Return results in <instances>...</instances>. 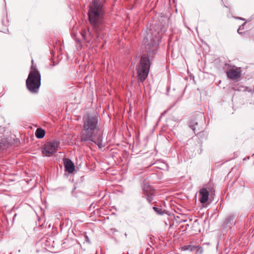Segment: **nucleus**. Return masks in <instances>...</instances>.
<instances>
[{"label": "nucleus", "mask_w": 254, "mask_h": 254, "mask_svg": "<svg viewBox=\"0 0 254 254\" xmlns=\"http://www.w3.org/2000/svg\"><path fill=\"white\" fill-rule=\"evenodd\" d=\"M99 116L86 115L83 117V129L81 134V141H91L97 144L99 149L103 147V137L99 131Z\"/></svg>", "instance_id": "obj_1"}, {"label": "nucleus", "mask_w": 254, "mask_h": 254, "mask_svg": "<svg viewBox=\"0 0 254 254\" xmlns=\"http://www.w3.org/2000/svg\"><path fill=\"white\" fill-rule=\"evenodd\" d=\"M209 190L205 188H202L199 190V200L202 203H205L208 199Z\"/></svg>", "instance_id": "obj_7"}, {"label": "nucleus", "mask_w": 254, "mask_h": 254, "mask_svg": "<svg viewBox=\"0 0 254 254\" xmlns=\"http://www.w3.org/2000/svg\"><path fill=\"white\" fill-rule=\"evenodd\" d=\"M239 30H240V29H239L238 30V32L239 33H240V31H239Z\"/></svg>", "instance_id": "obj_20"}, {"label": "nucleus", "mask_w": 254, "mask_h": 254, "mask_svg": "<svg viewBox=\"0 0 254 254\" xmlns=\"http://www.w3.org/2000/svg\"><path fill=\"white\" fill-rule=\"evenodd\" d=\"M64 165L66 171L69 173H72L75 169L73 163L69 159H66L64 161Z\"/></svg>", "instance_id": "obj_10"}, {"label": "nucleus", "mask_w": 254, "mask_h": 254, "mask_svg": "<svg viewBox=\"0 0 254 254\" xmlns=\"http://www.w3.org/2000/svg\"><path fill=\"white\" fill-rule=\"evenodd\" d=\"M60 145V141L54 140L47 142L42 148V153L45 156H51L55 153Z\"/></svg>", "instance_id": "obj_5"}, {"label": "nucleus", "mask_w": 254, "mask_h": 254, "mask_svg": "<svg viewBox=\"0 0 254 254\" xmlns=\"http://www.w3.org/2000/svg\"><path fill=\"white\" fill-rule=\"evenodd\" d=\"M236 19H241V20H244L245 19L242 18H241V17H236Z\"/></svg>", "instance_id": "obj_18"}, {"label": "nucleus", "mask_w": 254, "mask_h": 254, "mask_svg": "<svg viewBox=\"0 0 254 254\" xmlns=\"http://www.w3.org/2000/svg\"><path fill=\"white\" fill-rule=\"evenodd\" d=\"M31 70L26 81L27 89L32 93H37L41 85V74L33 65L32 60Z\"/></svg>", "instance_id": "obj_4"}, {"label": "nucleus", "mask_w": 254, "mask_h": 254, "mask_svg": "<svg viewBox=\"0 0 254 254\" xmlns=\"http://www.w3.org/2000/svg\"><path fill=\"white\" fill-rule=\"evenodd\" d=\"M237 90L238 91H245L247 90V87L244 86H240L238 88Z\"/></svg>", "instance_id": "obj_16"}, {"label": "nucleus", "mask_w": 254, "mask_h": 254, "mask_svg": "<svg viewBox=\"0 0 254 254\" xmlns=\"http://www.w3.org/2000/svg\"><path fill=\"white\" fill-rule=\"evenodd\" d=\"M85 241L88 242V243H90V241H89V239L88 238V237L87 236H85Z\"/></svg>", "instance_id": "obj_17"}, {"label": "nucleus", "mask_w": 254, "mask_h": 254, "mask_svg": "<svg viewBox=\"0 0 254 254\" xmlns=\"http://www.w3.org/2000/svg\"><path fill=\"white\" fill-rule=\"evenodd\" d=\"M154 211L158 214H163V210L161 208L158 207H153Z\"/></svg>", "instance_id": "obj_15"}, {"label": "nucleus", "mask_w": 254, "mask_h": 254, "mask_svg": "<svg viewBox=\"0 0 254 254\" xmlns=\"http://www.w3.org/2000/svg\"><path fill=\"white\" fill-rule=\"evenodd\" d=\"M239 30H240V29H239L238 30V32L239 33H240V31H239Z\"/></svg>", "instance_id": "obj_19"}, {"label": "nucleus", "mask_w": 254, "mask_h": 254, "mask_svg": "<svg viewBox=\"0 0 254 254\" xmlns=\"http://www.w3.org/2000/svg\"><path fill=\"white\" fill-rule=\"evenodd\" d=\"M189 126L195 134H198L203 130L202 128L198 125V122L193 119L190 121Z\"/></svg>", "instance_id": "obj_8"}, {"label": "nucleus", "mask_w": 254, "mask_h": 254, "mask_svg": "<svg viewBox=\"0 0 254 254\" xmlns=\"http://www.w3.org/2000/svg\"><path fill=\"white\" fill-rule=\"evenodd\" d=\"M227 75L230 79H237L241 77V72L240 69L238 68H232L227 71Z\"/></svg>", "instance_id": "obj_6"}, {"label": "nucleus", "mask_w": 254, "mask_h": 254, "mask_svg": "<svg viewBox=\"0 0 254 254\" xmlns=\"http://www.w3.org/2000/svg\"><path fill=\"white\" fill-rule=\"evenodd\" d=\"M103 15L102 5L97 0H94L90 6L88 11V18L90 23L92 25L97 37L99 35L98 32L100 29Z\"/></svg>", "instance_id": "obj_3"}, {"label": "nucleus", "mask_w": 254, "mask_h": 254, "mask_svg": "<svg viewBox=\"0 0 254 254\" xmlns=\"http://www.w3.org/2000/svg\"><path fill=\"white\" fill-rule=\"evenodd\" d=\"M149 185L145 184L144 185L143 190L144 192V194L146 197L147 200L148 201V202H150L153 200L152 197V192L151 191H149L148 190H146V188L149 187Z\"/></svg>", "instance_id": "obj_11"}, {"label": "nucleus", "mask_w": 254, "mask_h": 254, "mask_svg": "<svg viewBox=\"0 0 254 254\" xmlns=\"http://www.w3.org/2000/svg\"><path fill=\"white\" fill-rule=\"evenodd\" d=\"M197 248V247L191 245H185L182 247V250L183 251H189L192 252Z\"/></svg>", "instance_id": "obj_13"}, {"label": "nucleus", "mask_w": 254, "mask_h": 254, "mask_svg": "<svg viewBox=\"0 0 254 254\" xmlns=\"http://www.w3.org/2000/svg\"><path fill=\"white\" fill-rule=\"evenodd\" d=\"M144 43H148L145 46V50L147 53V56L143 55L141 57L138 64L137 71L139 80L143 82L147 78L150 64L149 56L151 57L156 53L158 45L160 42V36L155 35L151 36L148 34L147 36L144 39Z\"/></svg>", "instance_id": "obj_2"}, {"label": "nucleus", "mask_w": 254, "mask_h": 254, "mask_svg": "<svg viewBox=\"0 0 254 254\" xmlns=\"http://www.w3.org/2000/svg\"><path fill=\"white\" fill-rule=\"evenodd\" d=\"M235 218V216L234 215H229L225 220V223L226 225H228L229 224H231L233 222Z\"/></svg>", "instance_id": "obj_14"}, {"label": "nucleus", "mask_w": 254, "mask_h": 254, "mask_svg": "<svg viewBox=\"0 0 254 254\" xmlns=\"http://www.w3.org/2000/svg\"><path fill=\"white\" fill-rule=\"evenodd\" d=\"M80 34L82 37V39L88 43H90L92 41L93 39V36L92 35L89 30L87 31L85 30H83Z\"/></svg>", "instance_id": "obj_9"}, {"label": "nucleus", "mask_w": 254, "mask_h": 254, "mask_svg": "<svg viewBox=\"0 0 254 254\" xmlns=\"http://www.w3.org/2000/svg\"><path fill=\"white\" fill-rule=\"evenodd\" d=\"M45 134V130L41 128H38L36 129L35 132V136L38 138H42L44 137Z\"/></svg>", "instance_id": "obj_12"}]
</instances>
